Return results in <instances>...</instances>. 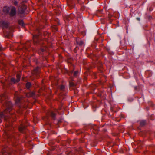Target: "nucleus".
Wrapping results in <instances>:
<instances>
[{
    "instance_id": "15",
    "label": "nucleus",
    "mask_w": 155,
    "mask_h": 155,
    "mask_svg": "<svg viewBox=\"0 0 155 155\" xmlns=\"http://www.w3.org/2000/svg\"><path fill=\"white\" fill-rule=\"evenodd\" d=\"M78 71H75L74 74V76L75 77H76L78 76Z\"/></svg>"
},
{
    "instance_id": "24",
    "label": "nucleus",
    "mask_w": 155,
    "mask_h": 155,
    "mask_svg": "<svg viewBox=\"0 0 155 155\" xmlns=\"http://www.w3.org/2000/svg\"><path fill=\"white\" fill-rule=\"evenodd\" d=\"M2 50V47L0 46V51H1Z\"/></svg>"
},
{
    "instance_id": "6",
    "label": "nucleus",
    "mask_w": 155,
    "mask_h": 155,
    "mask_svg": "<svg viewBox=\"0 0 155 155\" xmlns=\"http://www.w3.org/2000/svg\"><path fill=\"white\" fill-rule=\"evenodd\" d=\"M10 8L8 7L5 6L3 8V11L5 13H8L9 11Z\"/></svg>"
},
{
    "instance_id": "18",
    "label": "nucleus",
    "mask_w": 155,
    "mask_h": 155,
    "mask_svg": "<svg viewBox=\"0 0 155 155\" xmlns=\"http://www.w3.org/2000/svg\"><path fill=\"white\" fill-rule=\"evenodd\" d=\"M41 50L42 52H44L45 50H46V48H42Z\"/></svg>"
},
{
    "instance_id": "21",
    "label": "nucleus",
    "mask_w": 155,
    "mask_h": 155,
    "mask_svg": "<svg viewBox=\"0 0 155 155\" xmlns=\"http://www.w3.org/2000/svg\"><path fill=\"white\" fill-rule=\"evenodd\" d=\"M136 19H137V20H138V21H140V18H136Z\"/></svg>"
},
{
    "instance_id": "8",
    "label": "nucleus",
    "mask_w": 155,
    "mask_h": 155,
    "mask_svg": "<svg viewBox=\"0 0 155 155\" xmlns=\"http://www.w3.org/2000/svg\"><path fill=\"white\" fill-rule=\"evenodd\" d=\"M39 68L37 67L33 71L34 74H36V75L38 74L39 72Z\"/></svg>"
},
{
    "instance_id": "5",
    "label": "nucleus",
    "mask_w": 155,
    "mask_h": 155,
    "mask_svg": "<svg viewBox=\"0 0 155 155\" xmlns=\"http://www.w3.org/2000/svg\"><path fill=\"white\" fill-rule=\"evenodd\" d=\"M15 8L14 7H12L10 12V15L11 16L14 15L15 14Z\"/></svg>"
},
{
    "instance_id": "7",
    "label": "nucleus",
    "mask_w": 155,
    "mask_h": 155,
    "mask_svg": "<svg viewBox=\"0 0 155 155\" xmlns=\"http://www.w3.org/2000/svg\"><path fill=\"white\" fill-rule=\"evenodd\" d=\"M35 93L34 92H30L27 94V96L30 97H34L35 96Z\"/></svg>"
},
{
    "instance_id": "23",
    "label": "nucleus",
    "mask_w": 155,
    "mask_h": 155,
    "mask_svg": "<svg viewBox=\"0 0 155 155\" xmlns=\"http://www.w3.org/2000/svg\"><path fill=\"white\" fill-rule=\"evenodd\" d=\"M15 97H17V94H16V93H15Z\"/></svg>"
},
{
    "instance_id": "25",
    "label": "nucleus",
    "mask_w": 155,
    "mask_h": 155,
    "mask_svg": "<svg viewBox=\"0 0 155 155\" xmlns=\"http://www.w3.org/2000/svg\"><path fill=\"white\" fill-rule=\"evenodd\" d=\"M20 155L21 154V152H20Z\"/></svg>"
},
{
    "instance_id": "3",
    "label": "nucleus",
    "mask_w": 155,
    "mask_h": 155,
    "mask_svg": "<svg viewBox=\"0 0 155 155\" xmlns=\"http://www.w3.org/2000/svg\"><path fill=\"white\" fill-rule=\"evenodd\" d=\"M0 23L3 28H7L8 25V23L5 21H3L1 22H0Z\"/></svg>"
},
{
    "instance_id": "11",
    "label": "nucleus",
    "mask_w": 155,
    "mask_h": 155,
    "mask_svg": "<svg viewBox=\"0 0 155 155\" xmlns=\"http://www.w3.org/2000/svg\"><path fill=\"white\" fill-rule=\"evenodd\" d=\"M51 115L52 118L54 119H55V114L53 113V112H51Z\"/></svg>"
},
{
    "instance_id": "4",
    "label": "nucleus",
    "mask_w": 155,
    "mask_h": 155,
    "mask_svg": "<svg viewBox=\"0 0 155 155\" xmlns=\"http://www.w3.org/2000/svg\"><path fill=\"white\" fill-rule=\"evenodd\" d=\"M24 123L22 122V125L21 126H20V132H24V130H25L26 129L25 126L24 125Z\"/></svg>"
},
{
    "instance_id": "22",
    "label": "nucleus",
    "mask_w": 155,
    "mask_h": 155,
    "mask_svg": "<svg viewBox=\"0 0 155 155\" xmlns=\"http://www.w3.org/2000/svg\"><path fill=\"white\" fill-rule=\"evenodd\" d=\"M6 37H7V38H9L10 36H9V35H7L6 36Z\"/></svg>"
},
{
    "instance_id": "13",
    "label": "nucleus",
    "mask_w": 155,
    "mask_h": 155,
    "mask_svg": "<svg viewBox=\"0 0 155 155\" xmlns=\"http://www.w3.org/2000/svg\"><path fill=\"white\" fill-rule=\"evenodd\" d=\"M20 25H21V26H22V27H24L25 25V24L24 23V22L22 20H20Z\"/></svg>"
},
{
    "instance_id": "9",
    "label": "nucleus",
    "mask_w": 155,
    "mask_h": 155,
    "mask_svg": "<svg viewBox=\"0 0 155 155\" xmlns=\"http://www.w3.org/2000/svg\"><path fill=\"white\" fill-rule=\"evenodd\" d=\"M77 43L78 45H79L81 46L82 45L84 44V41L82 40H80V41H77Z\"/></svg>"
},
{
    "instance_id": "2",
    "label": "nucleus",
    "mask_w": 155,
    "mask_h": 155,
    "mask_svg": "<svg viewBox=\"0 0 155 155\" xmlns=\"http://www.w3.org/2000/svg\"><path fill=\"white\" fill-rule=\"evenodd\" d=\"M26 1H23V3L20 5V17H24L25 15V11L26 9V6L25 5Z\"/></svg>"
},
{
    "instance_id": "20",
    "label": "nucleus",
    "mask_w": 155,
    "mask_h": 155,
    "mask_svg": "<svg viewBox=\"0 0 155 155\" xmlns=\"http://www.w3.org/2000/svg\"><path fill=\"white\" fill-rule=\"evenodd\" d=\"M37 37H38V36L36 35H35L33 36V38H37Z\"/></svg>"
},
{
    "instance_id": "19",
    "label": "nucleus",
    "mask_w": 155,
    "mask_h": 155,
    "mask_svg": "<svg viewBox=\"0 0 155 155\" xmlns=\"http://www.w3.org/2000/svg\"><path fill=\"white\" fill-rule=\"evenodd\" d=\"M18 101H19V99L18 98H17V100H16V104H18Z\"/></svg>"
},
{
    "instance_id": "10",
    "label": "nucleus",
    "mask_w": 155,
    "mask_h": 155,
    "mask_svg": "<svg viewBox=\"0 0 155 155\" xmlns=\"http://www.w3.org/2000/svg\"><path fill=\"white\" fill-rule=\"evenodd\" d=\"M19 79L18 78L17 80H15L14 78H11V81L12 83H15L16 82H18L19 81Z\"/></svg>"
},
{
    "instance_id": "14",
    "label": "nucleus",
    "mask_w": 155,
    "mask_h": 155,
    "mask_svg": "<svg viewBox=\"0 0 155 155\" xmlns=\"http://www.w3.org/2000/svg\"><path fill=\"white\" fill-rule=\"evenodd\" d=\"M31 86V84L29 82H28L26 84V87L27 88H29Z\"/></svg>"
},
{
    "instance_id": "17",
    "label": "nucleus",
    "mask_w": 155,
    "mask_h": 155,
    "mask_svg": "<svg viewBox=\"0 0 155 155\" xmlns=\"http://www.w3.org/2000/svg\"><path fill=\"white\" fill-rule=\"evenodd\" d=\"M18 3V2L16 1H15L14 2V5H16Z\"/></svg>"
},
{
    "instance_id": "1",
    "label": "nucleus",
    "mask_w": 155,
    "mask_h": 155,
    "mask_svg": "<svg viewBox=\"0 0 155 155\" xmlns=\"http://www.w3.org/2000/svg\"><path fill=\"white\" fill-rule=\"evenodd\" d=\"M6 109L4 111V113H2L0 114L1 117H4L5 114H7L8 112H9L11 110L12 105L10 101L7 102L6 104Z\"/></svg>"
},
{
    "instance_id": "12",
    "label": "nucleus",
    "mask_w": 155,
    "mask_h": 155,
    "mask_svg": "<svg viewBox=\"0 0 155 155\" xmlns=\"http://www.w3.org/2000/svg\"><path fill=\"white\" fill-rule=\"evenodd\" d=\"M146 122L145 120H142L140 122V125L141 126H143L146 124Z\"/></svg>"
},
{
    "instance_id": "16",
    "label": "nucleus",
    "mask_w": 155,
    "mask_h": 155,
    "mask_svg": "<svg viewBox=\"0 0 155 155\" xmlns=\"http://www.w3.org/2000/svg\"><path fill=\"white\" fill-rule=\"evenodd\" d=\"M65 88V87L64 86L62 85L60 87V89L61 90H63Z\"/></svg>"
}]
</instances>
